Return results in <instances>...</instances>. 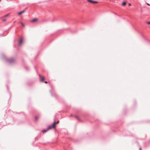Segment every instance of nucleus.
<instances>
[{"instance_id":"nucleus-1","label":"nucleus","mask_w":150,"mask_h":150,"mask_svg":"<svg viewBox=\"0 0 150 150\" xmlns=\"http://www.w3.org/2000/svg\"><path fill=\"white\" fill-rule=\"evenodd\" d=\"M16 62V60L13 58H10L8 60V62L9 64H12Z\"/></svg>"},{"instance_id":"nucleus-2","label":"nucleus","mask_w":150,"mask_h":150,"mask_svg":"<svg viewBox=\"0 0 150 150\" xmlns=\"http://www.w3.org/2000/svg\"><path fill=\"white\" fill-rule=\"evenodd\" d=\"M55 125L56 122H54L53 123L52 125L48 127L47 129L48 130L52 129V128H55Z\"/></svg>"},{"instance_id":"nucleus-3","label":"nucleus","mask_w":150,"mask_h":150,"mask_svg":"<svg viewBox=\"0 0 150 150\" xmlns=\"http://www.w3.org/2000/svg\"><path fill=\"white\" fill-rule=\"evenodd\" d=\"M87 1H88V2H90V3H91L93 4H97L98 3V2L97 1H92L91 0H88Z\"/></svg>"},{"instance_id":"nucleus-4","label":"nucleus","mask_w":150,"mask_h":150,"mask_svg":"<svg viewBox=\"0 0 150 150\" xmlns=\"http://www.w3.org/2000/svg\"><path fill=\"white\" fill-rule=\"evenodd\" d=\"M40 77V79L41 81L43 82L44 80V78L43 76H41L40 75H39Z\"/></svg>"},{"instance_id":"nucleus-5","label":"nucleus","mask_w":150,"mask_h":150,"mask_svg":"<svg viewBox=\"0 0 150 150\" xmlns=\"http://www.w3.org/2000/svg\"><path fill=\"white\" fill-rule=\"evenodd\" d=\"M38 19L37 18H35L30 21L31 23H34L38 21Z\"/></svg>"},{"instance_id":"nucleus-6","label":"nucleus","mask_w":150,"mask_h":150,"mask_svg":"<svg viewBox=\"0 0 150 150\" xmlns=\"http://www.w3.org/2000/svg\"><path fill=\"white\" fill-rule=\"evenodd\" d=\"M22 43H23V40H22V39H21L20 40L18 43V45H21L22 44Z\"/></svg>"},{"instance_id":"nucleus-7","label":"nucleus","mask_w":150,"mask_h":150,"mask_svg":"<svg viewBox=\"0 0 150 150\" xmlns=\"http://www.w3.org/2000/svg\"><path fill=\"white\" fill-rule=\"evenodd\" d=\"M25 12V11H21L20 12H19V13H18V14L19 15H20L23 13H24Z\"/></svg>"},{"instance_id":"nucleus-8","label":"nucleus","mask_w":150,"mask_h":150,"mask_svg":"<svg viewBox=\"0 0 150 150\" xmlns=\"http://www.w3.org/2000/svg\"><path fill=\"white\" fill-rule=\"evenodd\" d=\"M48 131V130L47 129H44V130H43V131H42V132L44 133L45 132H47V131Z\"/></svg>"},{"instance_id":"nucleus-9","label":"nucleus","mask_w":150,"mask_h":150,"mask_svg":"<svg viewBox=\"0 0 150 150\" xmlns=\"http://www.w3.org/2000/svg\"><path fill=\"white\" fill-rule=\"evenodd\" d=\"M75 117L78 120H80V119L79 117L77 116H76Z\"/></svg>"},{"instance_id":"nucleus-10","label":"nucleus","mask_w":150,"mask_h":150,"mask_svg":"<svg viewBox=\"0 0 150 150\" xmlns=\"http://www.w3.org/2000/svg\"><path fill=\"white\" fill-rule=\"evenodd\" d=\"M126 3L125 2H123L122 3V5L123 6H125L126 5Z\"/></svg>"},{"instance_id":"nucleus-11","label":"nucleus","mask_w":150,"mask_h":150,"mask_svg":"<svg viewBox=\"0 0 150 150\" xmlns=\"http://www.w3.org/2000/svg\"><path fill=\"white\" fill-rule=\"evenodd\" d=\"M21 25H22L23 26V27H25V25H24L21 22Z\"/></svg>"},{"instance_id":"nucleus-12","label":"nucleus","mask_w":150,"mask_h":150,"mask_svg":"<svg viewBox=\"0 0 150 150\" xmlns=\"http://www.w3.org/2000/svg\"><path fill=\"white\" fill-rule=\"evenodd\" d=\"M38 117H35V119H36V120H37L38 119Z\"/></svg>"},{"instance_id":"nucleus-13","label":"nucleus","mask_w":150,"mask_h":150,"mask_svg":"<svg viewBox=\"0 0 150 150\" xmlns=\"http://www.w3.org/2000/svg\"><path fill=\"white\" fill-rule=\"evenodd\" d=\"M3 21L4 22H5L6 21V20L5 19H4L3 20Z\"/></svg>"},{"instance_id":"nucleus-14","label":"nucleus","mask_w":150,"mask_h":150,"mask_svg":"<svg viewBox=\"0 0 150 150\" xmlns=\"http://www.w3.org/2000/svg\"><path fill=\"white\" fill-rule=\"evenodd\" d=\"M59 122V121H58L57 122H56V124H58Z\"/></svg>"},{"instance_id":"nucleus-15","label":"nucleus","mask_w":150,"mask_h":150,"mask_svg":"<svg viewBox=\"0 0 150 150\" xmlns=\"http://www.w3.org/2000/svg\"><path fill=\"white\" fill-rule=\"evenodd\" d=\"M147 24L150 25V22H147Z\"/></svg>"},{"instance_id":"nucleus-16","label":"nucleus","mask_w":150,"mask_h":150,"mask_svg":"<svg viewBox=\"0 0 150 150\" xmlns=\"http://www.w3.org/2000/svg\"><path fill=\"white\" fill-rule=\"evenodd\" d=\"M44 83H47V82L46 81H44Z\"/></svg>"},{"instance_id":"nucleus-17","label":"nucleus","mask_w":150,"mask_h":150,"mask_svg":"<svg viewBox=\"0 0 150 150\" xmlns=\"http://www.w3.org/2000/svg\"><path fill=\"white\" fill-rule=\"evenodd\" d=\"M129 6H130L131 5V4L130 3H129Z\"/></svg>"},{"instance_id":"nucleus-18","label":"nucleus","mask_w":150,"mask_h":150,"mask_svg":"<svg viewBox=\"0 0 150 150\" xmlns=\"http://www.w3.org/2000/svg\"><path fill=\"white\" fill-rule=\"evenodd\" d=\"M8 16V15H6V16H5V17H7V16Z\"/></svg>"},{"instance_id":"nucleus-19","label":"nucleus","mask_w":150,"mask_h":150,"mask_svg":"<svg viewBox=\"0 0 150 150\" xmlns=\"http://www.w3.org/2000/svg\"><path fill=\"white\" fill-rule=\"evenodd\" d=\"M147 4L148 5H149V4H148V3Z\"/></svg>"},{"instance_id":"nucleus-20","label":"nucleus","mask_w":150,"mask_h":150,"mask_svg":"<svg viewBox=\"0 0 150 150\" xmlns=\"http://www.w3.org/2000/svg\"><path fill=\"white\" fill-rule=\"evenodd\" d=\"M140 150H141V148H140Z\"/></svg>"},{"instance_id":"nucleus-21","label":"nucleus","mask_w":150,"mask_h":150,"mask_svg":"<svg viewBox=\"0 0 150 150\" xmlns=\"http://www.w3.org/2000/svg\"><path fill=\"white\" fill-rule=\"evenodd\" d=\"M71 116H72V115H71Z\"/></svg>"},{"instance_id":"nucleus-22","label":"nucleus","mask_w":150,"mask_h":150,"mask_svg":"<svg viewBox=\"0 0 150 150\" xmlns=\"http://www.w3.org/2000/svg\"><path fill=\"white\" fill-rule=\"evenodd\" d=\"M1 1V0H0V1Z\"/></svg>"}]
</instances>
